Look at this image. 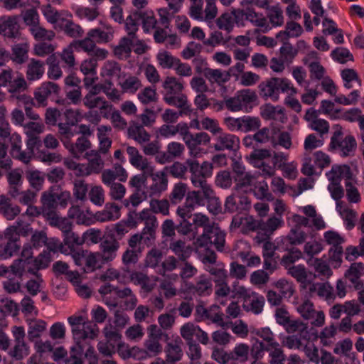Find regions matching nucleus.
<instances>
[{"mask_svg":"<svg viewBox=\"0 0 364 364\" xmlns=\"http://www.w3.org/2000/svg\"><path fill=\"white\" fill-rule=\"evenodd\" d=\"M241 122L242 124V131L248 132L258 129L261 126V121L259 117L243 116L241 117Z\"/></svg>","mask_w":364,"mask_h":364,"instance_id":"774afa93","label":"nucleus"},{"mask_svg":"<svg viewBox=\"0 0 364 364\" xmlns=\"http://www.w3.org/2000/svg\"><path fill=\"white\" fill-rule=\"evenodd\" d=\"M60 91V88L55 82H45L36 90L34 97L38 105L44 107L47 105V99L52 95L58 97Z\"/></svg>","mask_w":364,"mask_h":364,"instance_id":"dca6fc26","label":"nucleus"},{"mask_svg":"<svg viewBox=\"0 0 364 364\" xmlns=\"http://www.w3.org/2000/svg\"><path fill=\"white\" fill-rule=\"evenodd\" d=\"M196 203H203L202 199L198 196V193L188 192L184 204L178 206L176 210L177 215L181 218L178 224L175 225L171 219L165 220L161 225L163 235L173 237L175 235L176 230L183 235L192 232V223H190L189 219L192 218V212Z\"/></svg>","mask_w":364,"mask_h":364,"instance_id":"f257e3e1","label":"nucleus"},{"mask_svg":"<svg viewBox=\"0 0 364 364\" xmlns=\"http://www.w3.org/2000/svg\"><path fill=\"white\" fill-rule=\"evenodd\" d=\"M26 178L30 186L35 189L36 192L43 188L45 181V174L38 170H28L26 172Z\"/></svg>","mask_w":364,"mask_h":364,"instance_id":"c85d7f7f","label":"nucleus"},{"mask_svg":"<svg viewBox=\"0 0 364 364\" xmlns=\"http://www.w3.org/2000/svg\"><path fill=\"white\" fill-rule=\"evenodd\" d=\"M140 240L137 235H132L128 240V248L122 254V261L128 272H130L129 269L134 267L141 257L144 247L139 245Z\"/></svg>","mask_w":364,"mask_h":364,"instance_id":"0eeeda50","label":"nucleus"},{"mask_svg":"<svg viewBox=\"0 0 364 364\" xmlns=\"http://www.w3.org/2000/svg\"><path fill=\"white\" fill-rule=\"evenodd\" d=\"M106 263L102 260L100 253H90L85 258V272H92L97 269H100L102 266Z\"/></svg>","mask_w":364,"mask_h":364,"instance_id":"79ce46f5","label":"nucleus"},{"mask_svg":"<svg viewBox=\"0 0 364 364\" xmlns=\"http://www.w3.org/2000/svg\"><path fill=\"white\" fill-rule=\"evenodd\" d=\"M11 149V154L13 157L16 158L22 161L26 162V154L24 151H21V137L17 133H14L9 138Z\"/></svg>","mask_w":364,"mask_h":364,"instance_id":"c756f323","label":"nucleus"},{"mask_svg":"<svg viewBox=\"0 0 364 364\" xmlns=\"http://www.w3.org/2000/svg\"><path fill=\"white\" fill-rule=\"evenodd\" d=\"M105 236H107V234L102 235L100 230L90 228L83 233L82 240L84 243L86 242L88 245L97 244L104 240Z\"/></svg>","mask_w":364,"mask_h":364,"instance_id":"a18cd8bd","label":"nucleus"},{"mask_svg":"<svg viewBox=\"0 0 364 364\" xmlns=\"http://www.w3.org/2000/svg\"><path fill=\"white\" fill-rule=\"evenodd\" d=\"M284 245L285 246L282 247V248L287 251V253L282 256L280 264L287 269L293 266V264L302 257V252L297 247H289L288 245Z\"/></svg>","mask_w":364,"mask_h":364,"instance_id":"393cba45","label":"nucleus"},{"mask_svg":"<svg viewBox=\"0 0 364 364\" xmlns=\"http://www.w3.org/2000/svg\"><path fill=\"white\" fill-rule=\"evenodd\" d=\"M239 297H243L244 303L242 308L246 311H252L255 314H260L263 310L264 304V298L263 296H258L255 294L252 296L247 292V289L242 287L236 292Z\"/></svg>","mask_w":364,"mask_h":364,"instance_id":"9d476101","label":"nucleus"},{"mask_svg":"<svg viewBox=\"0 0 364 364\" xmlns=\"http://www.w3.org/2000/svg\"><path fill=\"white\" fill-rule=\"evenodd\" d=\"M17 16L0 17V34L10 38H16L18 35L19 25Z\"/></svg>","mask_w":364,"mask_h":364,"instance_id":"6ab92c4d","label":"nucleus"},{"mask_svg":"<svg viewBox=\"0 0 364 364\" xmlns=\"http://www.w3.org/2000/svg\"><path fill=\"white\" fill-rule=\"evenodd\" d=\"M14 57L11 60L18 64L23 63L28 58V46L26 44H17L12 48Z\"/></svg>","mask_w":364,"mask_h":364,"instance_id":"6e6d98bb","label":"nucleus"},{"mask_svg":"<svg viewBox=\"0 0 364 364\" xmlns=\"http://www.w3.org/2000/svg\"><path fill=\"white\" fill-rule=\"evenodd\" d=\"M364 275V264L362 262L352 263L348 270L345 272V277L348 278L350 282H354L355 279H360Z\"/></svg>","mask_w":364,"mask_h":364,"instance_id":"de8ad7c7","label":"nucleus"},{"mask_svg":"<svg viewBox=\"0 0 364 364\" xmlns=\"http://www.w3.org/2000/svg\"><path fill=\"white\" fill-rule=\"evenodd\" d=\"M210 137L206 132H199L196 134L189 135V139L186 141V145L190 149L191 155L197 156L200 153L198 151V146L210 142Z\"/></svg>","mask_w":364,"mask_h":364,"instance_id":"b1692460","label":"nucleus"},{"mask_svg":"<svg viewBox=\"0 0 364 364\" xmlns=\"http://www.w3.org/2000/svg\"><path fill=\"white\" fill-rule=\"evenodd\" d=\"M46 328V323L41 320L36 321L33 324H30L28 331V337L30 341H33L35 338L41 336V333L44 331Z\"/></svg>","mask_w":364,"mask_h":364,"instance_id":"e2e57ef3","label":"nucleus"},{"mask_svg":"<svg viewBox=\"0 0 364 364\" xmlns=\"http://www.w3.org/2000/svg\"><path fill=\"white\" fill-rule=\"evenodd\" d=\"M253 192L258 199H265L268 201L274 199L272 194L269 192L268 185L265 181H259L255 184Z\"/></svg>","mask_w":364,"mask_h":364,"instance_id":"37998d69","label":"nucleus"},{"mask_svg":"<svg viewBox=\"0 0 364 364\" xmlns=\"http://www.w3.org/2000/svg\"><path fill=\"white\" fill-rule=\"evenodd\" d=\"M103 333L107 341L112 348H115L116 346L120 348L122 346V335L116 328L107 326L104 328Z\"/></svg>","mask_w":364,"mask_h":364,"instance_id":"e433bc0d","label":"nucleus"},{"mask_svg":"<svg viewBox=\"0 0 364 364\" xmlns=\"http://www.w3.org/2000/svg\"><path fill=\"white\" fill-rule=\"evenodd\" d=\"M267 17L274 26H280L284 23L282 10L279 5L272 6L268 11Z\"/></svg>","mask_w":364,"mask_h":364,"instance_id":"5fc2aeb1","label":"nucleus"},{"mask_svg":"<svg viewBox=\"0 0 364 364\" xmlns=\"http://www.w3.org/2000/svg\"><path fill=\"white\" fill-rule=\"evenodd\" d=\"M65 122L58 124L59 133L65 138L70 139L75 135L72 127L75 126L82 119L79 109H66L64 112Z\"/></svg>","mask_w":364,"mask_h":364,"instance_id":"1a4fd4ad","label":"nucleus"},{"mask_svg":"<svg viewBox=\"0 0 364 364\" xmlns=\"http://www.w3.org/2000/svg\"><path fill=\"white\" fill-rule=\"evenodd\" d=\"M181 344L182 341L179 338L167 343L165 353L166 360L168 363H175L181 360L183 356Z\"/></svg>","mask_w":364,"mask_h":364,"instance_id":"5701e85b","label":"nucleus"},{"mask_svg":"<svg viewBox=\"0 0 364 364\" xmlns=\"http://www.w3.org/2000/svg\"><path fill=\"white\" fill-rule=\"evenodd\" d=\"M32 232V228L28 225L9 226L5 230L4 238L7 240L6 244L14 255L18 254L21 247L20 237H27Z\"/></svg>","mask_w":364,"mask_h":364,"instance_id":"423d86ee","label":"nucleus"},{"mask_svg":"<svg viewBox=\"0 0 364 364\" xmlns=\"http://www.w3.org/2000/svg\"><path fill=\"white\" fill-rule=\"evenodd\" d=\"M208 232L212 237L211 242L210 244H213L216 250L219 252H223L225 243V234L219 230H213L211 228H208Z\"/></svg>","mask_w":364,"mask_h":364,"instance_id":"09e8293b","label":"nucleus"},{"mask_svg":"<svg viewBox=\"0 0 364 364\" xmlns=\"http://www.w3.org/2000/svg\"><path fill=\"white\" fill-rule=\"evenodd\" d=\"M250 204L251 202L247 196L232 193L225 199L224 204L225 213H242L250 208Z\"/></svg>","mask_w":364,"mask_h":364,"instance_id":"9b49d317","label":"nucleus"},{"mask_svg":"<svg viewBox=\"0 0 364 364\" xmlns=\"http://www.w3.org/2000/svg\"><path fill=\"white\" fill-rule=\"evenodd\" d=\"M240 148V139L238 136L223 133L217 138V143L214 145L216 151H237Z\"/></svg>","mask_w":364,"mask_h":364,"instance_id":"412c9836","label":"nucleus"},{"mask_svg":"<svg viewBox=\"0 0 364 364\" xmlns=\"http://www.w3.org/2000/svg\"><path fill=\"white\" fill-rule=\"evenodd\" d=\"M216 24L220 29H223L228 33L231 32L234 27V21L231 12H225L223 14L218 18H217Z\"/></svg>","mask_w":364,"mask_h":364,"instance_id":"680f3d73","label":"nucleus"},{"mask_svg":"<svg viewBox=\"0 0 364 364\" xmlns=\"http://www.w3.org/2000/svg\"><path fill=\"white\" fill-rule=\"evenodd\" d=\"M211 357L216 362L221 364H235L233 363L231 352L228 353L223 348H215L213 350Z\"/></svg>","mask_w":364,"mask_h":364,"instance_id":"3c124183","label":"nucleus"},{"mask_svg":"<svg viewBox=\"0 0 364 364\" xmlns=\"http://www.w3.org/2000/svg\"><path fill=\"white\" fill-rule=\"evenodd\" d=\"M252 151L249 156L250 161L255 167H259V163L264 162V159L272 156L269 149H262L261 147L252 148Z\"/></svg>","mask_w":364,"mask_h":364,"instance_id":"72a5a7b5","label":"nucleus"},{"mask_svg":"<svg viewBox=\"0 0 364 364\" xmlns=\"http://www.w3.org/2000/svg\"><path fill=\"white\" fill-rule=\"evenodd\" d=\"M264 351H270V347L258 339H255L252 345L251 349H250L251 358L254 360H258L262 358Z\"/></svg>","mask_w":364,"mask_h":364,"instance_id":"13d9d810","label":"nucleus"},{"mask_svg":"<svg viewBox=\"0 0 364 364\" xmlns=\"http://www.w3.org/2000/svg\"><path fill=\"white\" fill-rule=\"evenodd\" d=\"M124 92L135 93L141 87V83L136 76H129L122 82L119 83Z\"/></svg>","mask_w":364,"mask_h":364,"instance_id":"603ef678","label":"nucleus"},{"mask_svg":"<svg viewBox=\"0 0 364 364\" xmlns=\"http://www.w3.org/2000/svg\"><path fill=\"white\" fill-rule=\"evenodd\" d=\"M138 18L134 16V12L129 15L125 21V30L127 36L122 37L117 46L114 48V55L120 59L130 57L132 53V44L139 30Z\"/></svg>","mask_w":364,"mask_h":364,"instance_id":"7ed1b4c3","label":"nucleus"},{"mask_svg":"<svg viewBox=\"0 0 364 364\" xmlns=\"http://www.w3.org/2000/svg\"><path fill=\"white\" fill-rule=\"evenodd\" d=\"M157 59L160 65L164 68H172L176 66V63L180 62V59L173 56L167 51L159 53Z\"/></svg>","mask_w":364,"mask_h":364,"instance_id":"864d4df0","label":"nucleus"},{"mask_svg":"<svg viewBox=\"0 0 364 364\" xmlns=\"http://www.w3.org/2000/svg\"><path fill=\"white\" fill-rule=\"evenodd\" d=\"M331 56L335 61H337L341 64L346 63L347 59L349 60H353V55L346 48H336L331 51Z\"/></svg>","mask_w":364,"mask_h":364,"instance_id":"052dcab7","label":"nucleus"},{"mask_svg":"<svg viewBox=\"0 0 364 364\" xmlns=\"http://www.w3.org/2000/svg\"><path fill=\"white\" fill-rule=\"evenodd\" d=\"M188 165L179 161H175L172 165L166 166L165 169L174 178H183L188 170Z\"/></svg>","mask_w":364,"mask_h":364,"instance_id":"69168bd1","label":"nucleus"},{"mask_svg":"<svg viewBox=\"0 0 364 364\" xmlns=\"http://www.w3.org/2000/svg\"><path fill=\"white\" fill-rule=\"evenodd\" d=\"M188 346L187 355L191 360V364H200L199 360L201 358V348L196 342L186 341Z\"/></svg>","mask_w":364,"mask_h":364,"instance_id":"338daca9","label":"nucleus"},{"mask_svg":"<svg viewBox=\"0 0 364 364\" xmlns=\"http://www.w3.org/2000/svg\"><path fill=\"white\" fill-rule=\"evenodd\" d=\"M205 189L200 191H193L198 193V196L202 199L201 204L196 203V205H204L205 201H207V207L210 213L214 215H218L222 213V207L219 198L216 197L214 191L210 186L204 187Z\"/></svg>","mask_w":364,"mask_h":364,"instance_id":"2eb2a0df","label":"nucleus"},{"mask_svg":"<svg viewBox=\"0 0 364 364\" xmlns=\"http://www.w3.org/2000/svg\"><path fill=\"white\" fill-rule=\"evenodd\" d=\"M287 273L300 283H305L307 279L306 269L303 264L293 265L287 269Z\"/></svg>","mask_w":364,"mask_h":364,"instance_id":"bf43d9fd","label":"nucleus"},{"mask_svg":"<svg viewBox=\"0 0 364 364\" xmlns=\"http://www.w3.org/2000/svg\"><path fill=\"white\" fill-rule=\"evenodd\" d=\"M33 248L30 243L24 244L21 254V258L14 260V263L10 266L11 273L18 277L20 279H21L25 272V264L33 263Z\"/></svg>","mask_w":364,"mask_h":364,"instance_id":"ddd939ff","label":"nucleus"},{"mask_svg":"<svg viewBox=\"0 0 364 364\" xmlns=\"http://www.w3.org/2000/svg\"><path fill=\"white\" fill-rule=\"evenodd\" d=\"M188 289L193 294H197L200 296L210 295L212 292V283L210 279L202 275L196 284L191 285Z\"/></svg>","mask_w":364,"mask_h":364,"instance_id":"bb28decb","label":"nucleus"},{"mask_svg":"<svg viewBox=\"0 0 364 364\" xmlns=\"http://www.w3.org/2000/svg\"><path fill=\"white\" fill-rule=\"evenodd\" d=\"M298 312L301 316L305 320H310L315 318L311 321V324L314 326H322L325 323V314L323 311H316L312 302L309 300L305 301L297 308Z\"/></svg>","mask_w":364,"mask_h":364,"instance_id":"4468645a","label":"nucleus"},{"mask_svg":"<svg viewBox=\"0 0 364 364\" xmlns=\"http://www.w3.org/2000/svg\"><path fill=\"white\" fill-rule=\"evenodd\" d=\"M70 198V193L63 191L60 186L53 185L43 191L41 197V207L38 214H42L46 218L55 215L56 209L59 207L65 208Z\"/></svg>","mask_w":364,"mask_h":364,"instance_id":"f03ea898","label":"nucleus"},{"mask_svg":"<svg viewBox=\"0 0 364 364\" xmlns=\"http://www.w3.org/2000/svg\"><path fill=\"white\" fill-rule=\"evenodd\" d=\"M241 100L244 111L249 112L252 108V104L256 102L257 96L255 91L250 89H243L237 91Z\"/></svg>","mask_w":364,"mask_h":364,"instance_id":"473e14b6","label":"nucleus"},{"mask_svg":"<svg viewBox=\"0 0 364 364\" xmlns=\"http://www.w3.org/2000/svg\"><path fill=\"white\" fill-rule=\"evenodd\" d=\"M63 245L67 246L70 252H74L75 248L84 244L82 237H80L77 234L71 230L63 235Z\"/></svg>","mask_w":364,"mask_h":364,"instance_id":"4c0bfd02","label":"nucleus"},{"mask_svg":"<svg viewBox=\"0 0 364 364\" xmlns=\"http://www.w3.org/2000/svg\"><path fill=\"white\" fill-rule=\"evenodd\" d=\"M205 77L210 83H217L219 85L228 82L231 77L230 72H222L220 69H206Z\"/></svg>","mask_w":364,"mask_h":364,"instance_id":"cd10ccee","label":"nucleus"},{"mask_svg":"<svg viewBox=\"0 0 364 364\" xmlns=\"http://www.w3.org/2000/svg\"><path fill=\"white\" fill-rule=\"evenodd\" d=\"M331 172L333 176L328 178L331 183L328 186V190L330 191L332 198L336 201L338 207L341 203L340 200L344 196L343 188L340 184L341 178L343 176L346 178V180H351L352 173L348 165L333 166Z\"/></svg>","mask_w":364,"mask_h":364,"instance_id":"39448f33","label":"nucleus"},{"mask_svg":"<svg viewBox=\"0 0 364 364\" xmlns=\"http://www.w3.org/2000/svg\"><path fill=\"white\" fill-rule=\"evenodd\" d=\"M186 191L187 185L186 183L179 182L175 184L169 197L171 202L174 204L181 202L185 196Z\"/></svg>","mask_w":364,"mask_h":364,"instance_id":"0e129e2a","label":"nucleus"},{"mask_svg":"<svg viewBox=\"0 0 364 364\" xmlns=\"http://www.w3.org/2000/svg\"><path fill=\"white\" fill-rule=\"evenodd\" d=\"M58 26L70 37L79 36L80 31H82L79 25H76L72 21L64 18H60Z\"/></svg>","mask_w":364,"mask_h":364,"instance_id":"58836bf2","label":"nucleus"},{"mask_svg":"<svg viewBox=\"0 0 364 364\" xmlns=\"http://www.w3.org/2000/svg\"><path fill=\"white\" fill-rule=\"evenodd\" d=\"M87 155L92 156L89 159L88 164H87L91 173H99L104 165V162L98 152L91 151L90 153H87Z\"/></svg>","mask_w":364,"mask_h":364,"instance_id":"49530a36","label":"nucleus"},{"mask_svg":"<svg viewBox=\"0 0 364 364\" xmlns=\"http://www.w3.org/2000/svg\"><path fill=\"white\" fill-rule=\"evenodd\" d=\"M259 94L262 98L267 100L269 98L273 102L279 99V93L291 90L296 92V89L291 86V82L287 78L271 77L262 81L258 86Z\"/></svg>","mask_w":364,"mask_h":364,"instance_id":"20e7f679","label":"nucleus"},{"mask_svg":"<svg viewBox=\"0 0 364 364\" xmlns=\"http://www.w3.org/2000/svg\"><path fill=\"white\" fill-rule=\"evenodd\" d=\"M336 143L332 145V139L328 147V151L333 152L338 151L341 157H348L353 156L357 147V142L355 137L348 134L344 138H336Z\"/></svg>","mask_w":364,"mask_h":364,"instance_id":"6e6552de","label":"nucleus"},{"mask_svg":"<svg viewBox=\"0 0 364 364\" xmlns=\"http://www.w3.org/2000/svg\"><path fill=\"white\" fill-rule=\"evenodd\" d=\"M272 138L269 129L263 127L252 135L245 136L242 139V144L250 149L261 147L264 144L269 142Z\"/></svg>","mask_w":364,"mask_h":364,"instance_id":"a211bd4d","label":"nucleus"},{"mask_svg":"<svg viewBox=\"0 0 364 364\" xmlns=\"http://www.w3.org/2000/svg\"><path fill=\"white\" fill-rule=\"evenodd\" d=\"M100 256L103 262H109L117 257V252L119 248V242L117 241L113 232H108L107 236L101 242Z\"/></svg>","mask_w":364,"mask_h":364,"instance_id":"f8f14e48","label":"nucleus"},{"mask_svg":"<svg viewBox=\"0 0 364 364\" xmlns=\"http://www.w3.org/2000/svg\"><path fill=\"white\" fill-rule=\"evenodd\" d=\"M208 272L213 277V280L215 284V286L219 284H224L227 282L228 272L224 268L223 264H218L216 267H212L209 269Z\"/></svg>","mask_w":364,"mask_h":364,"instance_id":"c03bdc74","label":"nucleus"},{"mask_svg":"<svg viewBox=\"0 0 364 364\" xmlns=\"http://www.w3.org/2000/svg\"><path fill=\"white\" fill-rule=\"evenodd\" d=\"M170 249L181 261H186L190 256L191 252V248L189 247H186L185 242L181 240L171 242Z\"/></svg>","mask_w":364,"mask_h":364,"instance_id":"c9c22d12","label":"nucleus"},{"mask_svg":"<svg viewBox=\"0 0 364 364\" xmlns=\"http://www.w3.org/2000/svg\"><path fill=\"white\" fill-rule=\"evenodd\" d=\"M186 164L188 165L189 171L191 173V181L195 187L200 188L201 190L205 189L204 187H208L210 185L208 184L206 178L203 173L199 163L193 159H187Z\"/></svg>","mask_w":364,"mask_h":364,"instance_id":"aec40b11","label":"nucleus"},{"mask_svg":"<svg viewBox=\"0 0 364 364\" xmlns=\"http://www.w3.org/2000/svg\"><path fill=\"white\" fill-rule=\"evenodd\" d=\"M92 323H83V328L80 329L79 326L73 328V337L75 339H85L88 337L93 338L96 333L91 328Z\"/></svg>","mask_w":364,"mask_h":364,"instance_id":"8fccbe9b","label":"nucleus"},{"mask_svg":"<svg viewBox=\"0 0 364 364\" xmlns=\"http://www.w3.org/2000/svg\"><path fill=\"white\" fill-rule=\"evenodd\" d=\"M163 87L166 90L164 97L175 96L181 92L183 89V84L175 77H166L163 83Z\"/></svg>","mask_w":364,"mask_h":364,"instance_id":"7c9ffc66","label":"nucleus"},{"mask_svg":"<svg viewBox=\"0 0 364 364\" xmlns=\"http://www.w3.org/2000/svg\"><path fill=\"white\" fill-rule=\"evenodd\" d=\"M49 221L50 225L56 227L62 231L63 235L72 230L73 224L70 220L64 218H59L57 215H52L46 218Z\"/></svg>","mask_w":364,"mask_h":364,"instance_id":"f704fd0d","label":"nucleus"},{"mask_svg":"<svg viewBox=\"0 0 364 364\" xmlns=\"http://www.w3.org/2000/svg\"><path fill=\"white\" fill-rule=\"evenodd\" d=\"M129 137L139 143L146 142L150 140L149 134L145 130L142 125H136L128 129Z\"/></svg>","mask_w":364,"mask_h":364,"instance_id":"a19ab883","label":"nucleus"},{"mask_svg":"<svg viewBox=\"0 0 364 364\" xmlns=\"http://www.w3.org/2000/svg\"><path fill=\"white\" fill-rule=\"evenodd\" d=\"M306 238V234L304 231H298L296 228H293L285 237L282 239V242L283 245H290L294 247L304 242Z\"/></svg>","mask_w":364,"mask_h":364,"instance_id":"2f4dec72","label":"nucleus"},{"mask_svg":"<svg viewBox=\"0 0 364 364\" xmlns=\"http://www.w3.org/2000/svg\"><path fill=\"white\" fill-rule=\"evenodd\" d=\"M249 352L250 347L248 345L245 343H240L237 345L231 352L233 363H235V360H237L242 362L247 360Z\"/></svg>","mask_w":364,"mask_h":364,"instance_id":"4d7b16f0","label":"nucleus"},{"mask_svg":"<svg viewBox=\"0 0 364 364\" xmlns=\"http://www.w3.org/2000/svg\"><path fill=\"white\" fill-rule=\"evenodd\" d=\"M62 141L71 154L77 159H79L80 155L91 146L90 140L84 136L78 137L75 144L70 143V139H66L65 138L62 139Z\"/></svg>","mask_w":364,"mask_h":364,"instance_id":"4be33fe9","label":"nucleus"},{"mask_svg":"<svg viewBox=\"0 0 364 364\" xmlns=\"http://www.w3.org/2000/svg\"><path fill=\"white\" fill-rule=\"evenodd\" d=\"M44 73V63L31 58L27 67L26 77L28 80L40 79Z\"/></svg>","mask_w":364,"mask_h":364,"instance_id":"a878e982","label":"nucleus"},{"mask_svg":"<svg viewBox=\"0 0 364 364\" xmlns=\"http://www.w3.org/2000/svg\"><path fill=\"white\" fill-rule=\"evenodd\" d=\"M181 335L186 341L191 342H196L193 340L194 337L203 345L208 344L209 341L208 333L192 323H187L181 326Z\"/></svg>","mask_w":364,"mask_h":364,"instance_id":"f3484780","label":"nucleus"},{"mask_svg":"<svg viewBox=\"0 0 364 364\" xmlns=\"http://www.w3.org/2000/svg\"><path fill=\"white\" fill-rule=\"evenodd\" d=\"M84 105L89 109L99 107L101 110L108 107L107 102L102 97L86 95L83 98Z\"/></svg>","mask_w":364,"mask_h":364,"instance_id":"ea45409f","label":"nucleus"}]
</instances>
